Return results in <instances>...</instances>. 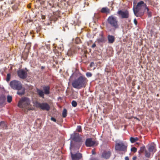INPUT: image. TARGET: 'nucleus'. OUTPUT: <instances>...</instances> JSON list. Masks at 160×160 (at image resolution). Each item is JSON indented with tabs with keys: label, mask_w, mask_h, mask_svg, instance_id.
Returning <instances> with one entry per match:
<instances>
[{
	"label": "nucleus",
	"mask_w": 160,
	"mask_h": 160,
	"mask_svg": "<svg viewBox=\"0 0 160 160\" xmlns=\"http://www.w3.org/2000/svg\"><path fill=\"white\" fill-rule=\"evenodd\" d=\"M92 154H96L95 151H92Z\"/></svg>",
	"instance_id": "nucleus-43"
},
{
	"label": "nucleus",
	"mask_w": 160,
	"mask_h": 160,
	"mask_svg": "<svg viewBox=\"0 0 160 160\" xmlns=\"http://www.w3.org/2000/svg\"><path fill=\"white\" fill-rule=\"evenodd\" d=\"M145 149V146H142L140 147V150H144Z\"/></svg>",
	"instance_id": "nucleus-38"
},
{
	"label": "nucleus",
	"mask_w": 160,
	"mask_h": 160,
	"mask_svg": "<svg viewBox=\"0 0 160 160\" xmlns=\"http://www.w3.org/2000/svg\"><path fill=\"white\" fill-rule=\"evenodd\" d=\"M108 23L114 30L119 27L118 21L117 17L113 15L109 16L107 19Z\"/></svg>",
	"instance_id": "nucleus-4"
},
{
	"label": "nucleus",
	"mask_w": 160,
	"mask_h": 160,
	"mask_svg": "<svg viewBox=\"0 0 160 160\" xmlns=\"http://www.w3.org/2000/svg\"><path fill=\"white\" fill-rule=\"evenodd\" d=\"M45 16H42V19H45Z\"/></svg>",
	"instance_id": "nucleus-45"
},
{
	"label": "nucleus",
	"mask_w": 160,
	"mask_h": 160,
	"mask_svg": "<svg viewBox=\"0 0 160 160\" xmlns=\"http://www.w3.org/2000/svg\"><path fill=\"white\" fill-rule=\"evenodd\" d=\"M11 78V74L10 73H8L7 74L6 81L7 82H9Z\"/></svg>",
	"instance_id": "nucleus-29"
},
{
	"label": "nucleus",
	"mask_w": 160,
	"mask_h": 160,
	"mask_svg": "<svg viewBox=\"0 0 160 160\" xmlns=\"http://www.w3.org/2000/svg\"><path fill=\"white\" fill-rule=\"evenodd\" d=\"M7 127V125L4 122H0V129H6Z\"/></svg>",
	"instance_id": "nucleus-20"
},
{
	"label": "nucleus",
	"mask_w": 160,
	"mask_h": 160,
	"mask_svg": "<svg viewBox=\"0 0 160 160\" xmlns=\"http://www.w3.org/2000/svg\"><path fill=\"white\" fill-rule=\"evenodd\" d=\"M146 6V4L143 1H141L138 2L136 7H134L133 8L134 15L137 17H141L142 16L144 13L142 9H144Z\"/></svg>",
	"instance_id": "nucleus-3"
},
{
	"label": "nucleus",
	"mask_w": 160,
	"mask_h": 160,
	"mask_svg": "<svg viewBox=\"0 0 160 160\" xmlns=\"http://www.w3.org/2000/svg\"><path fill=\"white\" fill-rule=\"evenodd\" d=\"M96 143L95 141H92L91 138H88L86 140L85 144L87 147H91L94 146Z\"/></svg>",
	"instance_id": "nucleus-12"
},
{
	"label": "nucleus",
	"mask_w": 160,
	"mask_h": 160,
	"mask_svg": "<svg viewBox=\"0 0 160 160\" xmlns=\"http://www.w3.org/2000/svg\"><path fill=\"white\" fill-rule=\"evenodd\" d=\"M98 41L99 42H105L104 38L102 36L100 38L98 39Z\"/></svg>",
	"instance_id": "nucleus-27"
},
{
	"label": "nucleus",
	"mask_w": 160,
	"mask_h": 160,
	"mask_svg": "<svg viewBox=\"0 0 160 160\" xmlns=\"http://www.w3.org/2000/svg\"><path fill=\"white\" fill-rule=\"evenodd\" d=\"M133 21H134V24L136 26L138 23V22H137L136 19V18H135L134 19Z\"/></svg>",
	"instance_id": "nucleus-36"
},
{
	"label": "nucleus",
	"mask_w": 160,
	"mask_h": 160,
	"mask_svg": "<svg viewBox=\"0 0 160 160\" xmlns=\"http://www.w3.org/2000/svg\"><path fill=\"white\" fill-rule=\"evenodd\" d=\"M155 145L154 144H151L148 146V150H154L155 149Z\"/></svg>",
	"instance_id": "nucleus-23"
},
{
	"label": "nucleus",
	"mask_w": 160,
	"mask_h": 160,
	"mask_svg": "<svg viewBox=\"0 0 160 160\" xmlns=\"http://www.w3.org/2000/svg\"><path fill=\"white\" fill-rule=\"evenodd\" d=\"M34 104L37 108H40L42 110L48 111L50 109V106L46 102L40 103L38 102H36Z\"/></svg>",
	"instance_id": "nucleus-7"
},
{
	"label": "nucleus",
	"mask_w": 160,
	"mask_h": 160,
	"mask_svg": "<svg viewBox=\"0 0 160 160\" xmlns=\"http://www.w3.org/2000/svg\"><path fill=\"white\" fill-rule=\"evenodd\" d=\"M10 86L14 90H20L22 89V85L21 82L19 81L14 80L10 82Z\"/></svg>",
	"instance_id": "nucleus-5"
},
{
	"label": "nucleus",
	"mask_w": 160,
	"mask_h": 160,
	"mask_svg": "<svg viewBox=\"0 0 160 160\" xmlns=\"http://www.w3.org/2000/svg\"><path fill=\"white\" fill-rule=\"evenodd\" d=\"M37 92L40 97L42 98H44V93L42 90L37 88Z\"/></svg>",
	"instance_id": "nucleus-18"
},
{
	"label": "nucleus",
	"mask_w": 160,
	"mask_h": 160,
	"mask_svg": "<svg viewBox=\"0 0 160 160\" xmlns=\"http://www.w3.org/2000/svg\"><path fill=\"white\" fill-rule=\"evenodd\" d=\"M137 157L136 156H134L132 158L133 160H136Z\"/></svg>",
	"instance_id": "nucleus-42"
},
{
	"label": "nucleus",
	"mask_w": 160,
	"mask_h": 160,
	"mask_svg": "<svg viewBox=\"0 0 160 160\" xmlns=\"http://www.w3.org/2000/svg\"><path fill=\"white\" fill-rule=\"evenodd\" d=\"M88 81V80L85 76H80L72 82V85L74 88L80 89L83 87H85Z\"/></svg>",
	"instance_id": "nucleus-1"
},
{
	"label": "nucleus",
	"mask_w": 160,
	"mask_h": 160,
	"mask_svg": "<svg viewBox=\"0 0 160 160\" xmlns=\"http://www.w3.org/2000/svg\"><path fill=\"white\" fill-rule=\"evenodd\" d=\"M111 153L109 151H103L101 155V158H102L107 159H108L110 157Z\"/></svg>",
	"instance_id": "nucleus-11"
},
{
	"label": "nucleus",
	"mask_w": 160,
	"mask_h": 160,
	"mask_svg": "<svg viewBox=\"0 0 160 160\" xmlns=\"http://www.w3.org/2000/svg\"><path fill=\"white\" fill-rule=\"evenodd\" d=\"M138 140V138L137 137L133 138L131 137L130 138V140L132 143H134Z\"/></svg>",
	"instance_id": "nucleus-22"
},
{
	"label": "nucleus",
	"mask_w": 160,
	"mask_h": 160,
	"mask_svg": "<svg viewBox=\"0 0 160 160\" xmlns=\"http://www.w3.org/2000/svg\"><path fill=\"white\" fill-rule=\"evenodd\" d=\"M43 89L44 90V93L45 94L48 95L50 94V87L49 86H43Z\"/></svg>",
	"instance_id": "nucleus-16"
},
{
	"label": "nucleus",
	"mask_w": 160,
	"mask_h": 160,
	"mask_svg": "<svg viewBox=\"0 0 160 160\" xmlns=\"http://www.w3.org/2000/svg\"><path fill=\"white\" fill-rule=\"evenodd\" d=\"M133 151L134 152H135L137 151Z\"/></svg>",
	"instance_id": "nucleus-47"
},
{
	"label": "nucleus",
	"mask_w": 160,
	"mask_h": 160,
	"mask_svg": "<svg viewBox=\"0 0 160 160\" xmlns=\"http://www.w3.org/2000/svg\"><path fill=\"white\" fill-rule=\"evenodd\" d=\"M90 160H98V159L97 158L91 157L90 159Z\"/></svg>",
	"instance_id": "nucleus-35"
},
{
	"label": "nucleus",
	"mask_w": 160,
	"mask_h": 160,
	"mask_svg": "<svg viewBox=\"0 0 160 160\" xmlns=\"http://www.w3.org/2000/svg\"><path fill=\"white\" fill-rule=\"evenodd\" d=\"M117 14L118 16L122 19H127L129 17V12L127 10H119L117 12Z\"/></svg>",
	"instance_id": "nucleus-8"
},
{
	"label": "nucleus",
	"mask_w": 160,
	"mask_h": 160,
	"mask_svg": "<svg viewBox=\"0 0 160 160\" xmlns=\"http://www.w3.org/2000/svg\"><path fill=\"white\" fill-rule=\"evenodd\" d=\"M45 68V67L44 66H42L41 67V68L42 69H43Z\"/></svg>",
	"instance_id": "nucleus-44"
},
{
	"label": "nucleus",
	"mask_w": 160,
	"mask_h": 160,
	"mask_svg": "<svg viewBox=\"0 0 160 160\" xmlns=\"http://www.w3.org/2000/svg\"><path fill=\"white\" fill-rule=\"evenodd\" d=\"M94 64V63L93 62H92L90 64V66H91V64Z\"/></svg>",
	"instance_id": "nucleus-46"
},
{
	"label": "nucleus",
	"mask_w": 160,
	"mask_h": 160,
	"mask_svg": "<svg viewBox=\"0 0 160 160\" xmlns=\"http://www.w3.org/2000/svg\"><path fill=\"white\" fill-rule=\"evenodd\" d=\"M7 102H11L12 100V97L10 95H8L7 97Z\"/></svg>",
	"instance_id": "nucleus-28"
},
{
	"label": "nucleus",
	"mask_w": 160,
	"mask_h": 160,
	"mask_svg": "<svg viewBox=\"0 0 160 160\" xmlns=\"http://www.w3.org/2000/svg\"><path fill=\"white\" fill-rule=\"evenodd\" d=\"M71 137L72 139L76 142H79L81 140L78 133H74L72 135Z\"/></svg>",
	"instance_id": "nucleus-14"
},
{
	"label": "nucleus",
	"mask_w": 160,
	"mask_h": 160,
	"mask_svg": "<svg viewBox=\"0 0 160 160\" xmlns=\"http://www.w3.org/2000/svg\"><path fill=\"white\" fill-rule=\"evenodd\" d=\"M17 93L19 95H23L25 93V90L24 89H23L20 91L18 90Z\"/></svg>",
	"instance_id": "nucleus-26"
},
{
	"label": "nucleus",
	"mask_w": 160,
	"mask_h": 160,
	"mask_svg": "<svg viewBox=\"0 0 160 160\" xmlns=\"http://www.w3.org/2000/svg\"><path fill=\"white\" fill-rule=\"evenodd\" d=\"M137 118V119H138V118Z\"/></svg>",
	"instance_id": "nucleus-50"
},
{
	"label": "nucleus",
	"mask_w": 160,
	"mask_h": 160,
	"mask_svg": "<svg viewBox=\"0 0 160 160\" xmlns=\"http://www.w3.org/2000/svg\"><path fill=\"white\" fill-rule=\"evenodd\" d=\"M67 115V111L66 109L64 108L63 109L62 112V116L63 118H65Z\"/></svg>",
	"instance_id": "nucleus-25"
},
{
	"label": "nucleus",
	"mask_w": 160,
	"mask_h": 160,
	"mask_svg": "<svg viewBox=\"0 0 160 160\" xmlns=\"http://www.w3.org/2000/svg\"><path fill=\"white\" fill-rule=\"evenodd\" d=\"M96 47V44H95V43H94V44H93V45L92 46H91V47L92 48H95V47Z\"/></svg>",
	"instance_id": "nucleus-40"
},
{
	"label": "nucleus",
	"mask_w": 160,
	"mask_h": 160,
	"mask_svg": "<svg viewBox=\"0 0 160 160\" xmlns=\"http://www.w3.org/2000/svg\"><path fill=\"white\" fill-rule=\"evenodd\" d=\"M127 148V144L126 142L119 141L116 142L115 150H126Z\"/></svg>",
	"instance_id": "nucleus-6"
},
{
	"label": "nucleus",
	"mask_w": 160,
	"mask_h": 160,
	"mask_svg": "<svg viewBox=\"0 0 160 160\" xmlns=\"http://www.w3.org/2000/svg\"><path fill=\"white\" fill-rule=\"evenodd\" d=\"M147 10V13L149 17H151L152 16L151 12L149 11V8L146 6V7L144 9V10L143 11L144 12H145V10Z\"/></svg>",
	"instance_id": "nucleus-24"
},
{
	"label": "nucleus",
	"mask_w": 160,
	"mask_h": 160,
	"mask_svg": "<svg viewBox=\"0 0 160 160\" xmlns=\"http://www.w3.org/2000/svg\"><path fill=\"white\" fill-rule=\"evenodd\" d=\"M59 17V16L58 15H54L50 18V20L55 22L58 20V18Z\"/></svg>",
	"instance_id": "nucleus-21"
},
{
	"label": "nucleus",
	"mask_w": 160,
	"mask_h": 160,
	"mask_svg": "<svg viewBox=\"0 0 160 160\" xmlns=\"http://www.w3.org/2000/svg\"><path fill=\"white\" fill-rule=\"evenodd\" d=\"M12 9L13 10H16L18 8V5H17L13 6H12Z\"/></svg>",
	"instance_id": "nucleus-33"
},
{
	"label": "nucleus",
	"mask_w": 160,
	"mask_h": 160,
	"mask_svg": "<svg viewBox=\"0 0 160 160\" xmlns=\"http://www.w3.org/2000/svg\"><path fill=\"white\" fill-rule=\"evenodd\" d=\"M41 0H37V1H41Z\"/></svg>",
	"instance_id": "nucleus-49"
},
{
	"label": "nucleus",
	"mask_w": 160,
	"mask_h": 160,
	"mask_svg": "<svg viewBox=\"0 0 160 160\" xmlns=\"http://www.w3.org/2000/svg\"><path fill=\"white\" fill-rule=\"evenodd\" d=\"M6 100V97L5 95H2L0 97V105L3 104Z\"/></svg>",
	"instance_id": "nucleus-19"
},
{
	"label": "nucleus",
	"mask_w": 160,
	"mask_h": 160,
	"mask_svg": "<svg viewBox=\"0 0 160 160\" xmlns=\"http://www.w3.org/2000/svg\"><path fill=\"white\" fill-rule=\"evenodd\" d=\"M72 51L71 50H70L68 51V52H67V55L69 56H70L71 55H72Z\"/></svg>",
	"instance_id": "nucleus-34"
},
{
	"label": "nucleus",
	"mask_w": 160,
	"mask_h": 160,
	"mask_svg": "<svg viewBox=\"0 0 160 160\" xmlns=\"http://www.w3.org/2000/svg\"><path fill=\"white\" fill-rule=\"evenodd\" d=\"M125 160H129V158L128 156H126L125 158Z\"/></svg>",
	"instance_id": "nucleus-41"
},
{
	"label": "nucleus",
	"mask_w": 160,
	"mask_h": 160,
	"mask_svg": "<svg viewBox=\"0 0 160 160\" xmlns=\"http://www.w3.org/2000/svg\"><path fill=\"white\" fill-rule=\"evenodd\" d=\"M137 148L135 147H133L131 149V150H137Z\"/></svg>",
	"instance_id": "nucleus-39"
},
{
	"label": "nucleus",
	"mask_w": 160,
	"mask_h": 160,
	"mask_svg": "<svg viewBox=\"0 0 160 160\" xmlns=\"http://www.w3.org/2000/svg\"><path fill=\"white\" fill-rule=\"evenodd\" d=\"M18 106L22 108L24 111L32 110L31 100L29 98L26 97H22L20 99L18 103Z\"/></svg>",
	"instance_id": "nucleus-2"
},
{
	"label": "nucleus",
	"mask_w": 160,
	"mask_h": 160,
	"mask_svg": "<svg viewBox=\"0 0 160 160\" xmlns=\"http://www.w3.org/2000/svg\"><path fill=\"white\" fill-rule=\"evenodd\" d=\"M108 43H113L114 42L115 39V37L114 36L109 35H108Z\"/></svg>",
	"instance_id": "nucleus-17"
},
{
	"label": "nucleus",
	"mask_w": 160,
	"mask_h": 160,
	"mask_svg": "<svg viewBox=\"0 0 160 160\" xmlns=\"http://www.w3.org/2000/svg\"><path fill=\"white\" fill-rule=\"evenodd\" d=\"M63 30H64V31H65V29H64V28H63Z\"/></svg>",
	"instance_id": "nucleus-48"
},
{
	"label": "nucleus",
	"mask_w": 160,
	"mask_h": 160,
	"mask_svg": "<svg viewBox=\"0 0 160 160\" xmlns=\"http://www.w3.org/2000/svg\"><path fill=\"white\" fill-rule=\"evenodd\" d=\"M77 130L78 132H81L82 131V128L80 126H78L77 127Z\"/></svg>",
	"instance_id": "nucleus-31"
},
{
	"label": "nucleus",
	"mask_w": 160,
	"mask_h": 160,
	"mask_svg": "<svg viewBox=\"0 0 160 160\" xmlns=\"http://www.w3.org/2000/svg\"><path fill=\"white\" fill-rule=\"evenodd\" d=\"M86 75L88 77H90L92 76V74L91 72H87L86 73Z\"/></svg>",
	"instance_id": "nucleus-32"
},
{
	"label": "nucleus",
	"mask_w": 160,
	"mask_h": 160,
	"mask_svg": "<svg viewBox=\"0 0 160 160\" xmlns=\"http://www.w3.org/2000/svg\"><path fill=\"white\" fill-rule=\"evenodd\" d=\"M72 105L73 107H75L77 106V102L76 101L74 100H73L72 102Z\"/></svg>",
	"instance_id": "nucleus-30"
},
{
	"label": "nucleus",
	"mask_w": 160,
	"mask_h": 160,
	"mask_svg": "<svg viewBox=\"0 0 160 160\" xmlns=\"http://www.w3.org/2000/svg\"><path fill=\"white\" fill-rule=\"evenodd\" d=\"M100 11L102 13H105L107 14H109L110 12V9L107 7L102 8Z\"/></svg>",
	"instance_id": "nucleus-15"
},
{
	"label": "nucleus",
	"mask_w": 160,
	"mask_h": 160,
	"mask_svg": "<svg viewBox=\"0 0 160 160\" xmlns=\"http://www.w3.org/2000/svg\"><path fill=\"white\" fill-rule=\"evenodd\" d=\"M18 76L22 79H25L27 78L28 75V73L27 71L21 69L17 71Z\"/></svg>",
	"instance_id": "nucleus-9"
},
{
	"label": "nucleus",
	"mask_w": 160,
	"mask_h": 160,
	"mask_svg": "<svg viewBox=\"0 0 160 160\" xmlns=\"http://www.w3.org/2000/svg\"><path fill=\"white\" fill-rule=\"evenodd\" d=\"M151 151H139V153H140V152H142L144 153V154L145 156V160H148L149 158L151 157Z\"/></svg>",
	"instance_id": "nucleus-13"
},
{
	"label": "nucleus",
	"mask_w": 160,
	"mask_h": 160,
	"mask_svg": "<svg viewBox=\"0 0 160 160\" xmlns=\"http://www.w3.org/2000/svg\"><path fill=\"white\" fill-rule=\"evenodd\" d=\"M51 120L52 121L54 122H56V119L53 117H51Z\"/></svg>",
	"instance_id": "nucleus-37"
},
{
	"label": "nucleus",
	"mask_w": 160,
	"mask_h": 160,
	"mask_svg": "<svg viewBox=\"0 0 160 160\" xmlns=\"http://www.w3.org/2000/svg\"><path fill=\"white\" fill-rule=\"evenodd\" d=\"M70 154L72 160H79L82 158V154L78 152L73 153L72 151H71Z\"/></svg>",
	"instance_id": "nucleus-10"
}]
</instances>
